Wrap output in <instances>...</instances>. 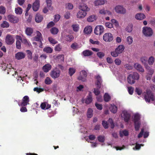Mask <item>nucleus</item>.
Segmentation results:
<instances>
[{
  "label": "nucleus",
  "instance_id": "1",
  "mask_svg": "<svg viewBox=\"0 0 155 155\" xmlns=\"http://www.w3.org/2000/svg\"><path fill=\"white\" fill-rule=\"evenodd\" d=\"M139 75L137 72H134L132 74H129L127 77V80L128 83L130 84H134L136 80L139 79Z\"/></svg>",
  "mask_w": 155,
  "mask_h": 155
},
{
  "label": "nucleus",
  "instance_id": "2",
  "mask_svg": "<svg viewBox=\"0 0 155 155\" xmlns=\"http://www.w3.org/2000/svg\"><path fill=\"white\" fill-rule=\"evenodd\" d=\"M144 99L146 101L148 102H150L151 100L152 101L154 100V94L151 91L149 90H147L146 93L144 95Z\"/></svg>",
  "mask_w": 155,
  "mask_h": 155
},
{
  "label": "nucleus",
  "instance_id": "3",
  "mask_svg": "<svg viewBox=\"0 0 155 155\" xmlns=\"http://www.w3.org/2000/svg\"><path fill=\"white\" fill-rule=\"evenodd\" d=\"M60 71L57 68H55L51 71L50 75L54 79L58 78L60 76Z\"/></svg>",
  "mask_w": 155,
  "mask_h": 155
},
{
  "label": "nucleus",
  "instance_id": "4",
  "mask_svg": "<svg viewBox=\"0 0 155 155\" xmlns=\"http://www.w3.org/2000/svg\"><path fill=\"white\" fill-rule=\"evenodd\" d=\"M36 35L34 37V40L35 41H39L40 42L39 47L41 48H42V41H43V38L41 33L39 31H37L36 32Z\"/></svg>",
  "mask_w": 155,
  "mask_h": 155
},
{
  "label": "nucleus",
  "instance_id": "5",
  "mask_svg": "<svg viewBox=\"0 0 155 155\" xmlns=\"http://www.w3.org/2000/svg\"><path fill=\"white\" fill-rule=\"evenodd\" d=\"M113 36L110 33H106L104 34L103 37V40L105 42H110L113 39Z\"/></svg>",
  "mask_w": 155,
  "mask_h": 155
},
{
  "label": "nucleus",
  "instance_id": "6",
  "mask_svg": "<svg viewBox=\"0 0 155 155\" xmlns=\"http://www.w3.org/2000/svg\"><path fill=\"white\" fill-rule=\"evenodd\" d=\"M143 32L146 36H150L153 34V30L151 28L147 27H144L143 28Z\"/></svg>",
  "mask_w": 155,
  "mask_h": 155
},
{
  "label": "nucleus",
  "instance_id": "7",
  "mask_svg": "<svg viewBox=\"0 0 155 155\" xmlns=\"http://www.w3.org/2000/svg\"><path fill=\"white\" fill-rule=\"evenodd\" d=\"M29 97L28 96H25L23 97L21 103L20 104L18 103V104L21 107H25L29 104Z\"/></svg>",
  "mask_w": 155,
  "mask_h": 155
},
{
  "label": "nucleus",
  "instance_id": "8",
  "mask_svg": "<svg viewBox=\"0 0 155 155\" xmlns=\"http://www.w3.org/2000/svg\"><path fill=\"white\" fill-rule=\"evenodd\" d=\"M7 18L8 21L13 23H17L19 21V18L18 17L12 15H8Z\"/></svg>",
  "mask_w": 155,
  "mask_h": 155
},
{
  "label": "nucleus",
  "instance_id": "9",
  "mask_svg": "<svg viewBox=\"0 0 155 155\" xmlns=\"http://www.w3.org/2000/svg\"><path fill=\"white\" fill-rule=\"evenodd\" d=\"M5 41L8 45H12L15 41V39L13 35H8L6 37Z\"/></svg>",
  "mask_w": 155,
  "mask_h": 155
},
{
  "label": "nucleus",
  "instance_id": "10",
  "mask_svg": "<svg viewBox=\"0 0 155 155\" xmlns=\"http://www.w3.org/2000/svg\"><path fill=\"white\" fill-rule=\"evenodd\" d=\"M104 28L102 26L97 25L94 29V33L96 35H101L104 32Z\"/></svg>",
  "mask_w": 155,
  "mask_h": 155
},
{
  "label": "nucleus",
  "instance_id": "11",
  "mask_svg": "<svg viewBox=\"0 0 155 155\" xmlns=\"http://www.w3.org/2000/svg\"><path fill=\"white\" fill-rule=\"evenodd\" d=\"M87 75V73L85 71L82 70L80 73V75L78 78V79L82 81H85L86 80Z\"/></svg>",
  "mask_w": 155,
  "mask_h": 155
},
{
  "label": "nucleus",
  "instance_id": "12",
  "mask_svg": "<svg viewBox=\"0 0 155 155\" xmlns=\"http://www.w3.org/2000/svg\"><path fill=\"white\" fill-rule=\"evenodd\" d=\"M115 9L116 12L118 13L124 14L126 12L125 9H124L123 6L121 5H119L115 7Z\"/></svg>",
  "mask_w": 155,
  "mask_h": 155
},
{
  "label": "nucleus",
  "instance_id": "13",
  "mask_svg": "<svg viewBox=\"0 0 155 155\" xmlns=\"http://www.w3.org/2000/svg\"><path fill=\"white\" fill-rule=\"evenodd\" d=\"M63 38L68 42H71L74 39V37L71 34H64L62 36Z\"/></svg>",
  "mask_w": 155,
  "mask_h": 155
},
{
  "label": "nucleus",
  "instance_id": "14",
  "mask_svg": "<svg viewBox=\"0 0 155 155\" xmlns=\"http://www.w3.org/2000/svg\"><path fill=\"white\" fill-rule=\"evenodd\" d=\"M78 8L81 11H82L84 12H87L89 11L90 9L87 5L84 3H81L78 6Z\"/></svg>",
  "mask_w": 155,
  "mask_h": 155
},
{
  "label": "nucleus",
  "instance_id": "15",
  "mask_svg": "<svg viewBox=\"0 0 155 155\" xmlns=\"http://www.w3.org/2000/svg\"><path fill=\"white\" fill-rule=\"evenodd\" d=\"M25 56V53L23 52H18L15 55V57L16 59L20 60L24 58Z\"/></svg>",
  "mask_w": 155,
  "mask_h": 155
},
{
  "label": "nucleus",
  "instance_id": "16",
  "mask_svg": "<svg viewBox=\"0 0 155 155\" xmlns=\"http://www.w3.org/2000/svg\"><path fill=\"white\" fill-rule=\"evenodd\" d=\"M123 113L124 121L126 122H128L130 118V115L126 111H124Z\"/></svg>",
  "mask_w": 155,
  "mask_h": 155
},
{
  "label": "nucleus",
  "instance_id": "17",
  "mask_svg": "<svg viewBox=\"0 0 155 155\" xmlns=\"http://www.w3.org/2000/svg\"><path fill=\"white\" fill-rule=\"evenodd\" d=\"M40 2L39 0H36L32 5V9L34 11H37L39 8Z\"/></svg>",
  "mask_w": 155,
  "mask_h": 155
},
{
  "label": "nucleus",
  "instance_id": "18",
  "mask_svg": "<svg viewBox=\"0 0 155 155\" xmlns=\"http://www.w3.org/2000/svg\"><path fill=\"white\" fill-rule=\"evenodd\" d=\"M51 66L49 64H45L42 67V70L45 73L49 71L51 68Z\"/></svg>",
  "mask_w": 155,
  "mask_h": 155
},
{
  "label": "nucleus",
  "instance_id": "19",
  "mask_svg": "<svg viewBox=\"0 0 155 155\" xmlns=\"http://www.w3.org/2000/svg\"><path fill=\"white\" fill-rule=\"evenodd\" d=\"M135 68L138 71L141 72H144V70L142 66L138 63H135L134 65Z\"/></svg>",
  "mask_w": 155,
  "mask_h": 155
},
{
  "label": "nucleus",
  "instance_id": "20",
  "mask_svg": "<svg viewBox=\"0 0 155 155\" xmlns=\"http://www.w3.org/2000/svg\"><path fill=\"white\" fill-rule=\"evenodd\" d=\"M87 13L84 12L82 11H79L77 14V17L78 18H83L86 15Z\"/></svg>",
  "mask_w": 155,
  "mask_h": 155
},
{
  "label": "nucleus",
  "instance_id": "21",
  "mask_svg": "<svg viewBox=\"0 0 155 155\" xmlns=\"http://www.w3.org/2000/svg\"><path fill=\"white\" fill-rule=\"evenodd\" d=\"M33 31V28L30 27H27L25 30V34L28 36H31Z\"/></svg>",
  "mask_w": 155,
  "mask_h": 155
},
{
  "label": "nucleus",
  "instance_id": "22",
  "mask_svg": "<svg viewBox=\"0 0 155 155\" xmlns=\"http://www.w3.org/2000/svg\"><path fill=\"white\" fill-rule=\"evenodd\" d=\"M43 19L42 15L39 13H38L36 15L35 20L36 22L39 23L42 21Z\"/></svg>",
  "mask_w": 155,
  "mask_h": 155
},
{
  "label": "nucleus",
  "instance_id": "23",
  "mask_svg": "<svg viewBox=\"0 0 155 155\" xmlns=\"http://www.w3.org/2000/svg\"><path fill=\"white\" fill-rule=\"evenodd\" d=\"M105 0H97L95 1L94 3L96 6L102 5L104 4Z\"/></svg>",
  "mask_w": 155,
  "mask_h": 155
},
{
  "label": "nucleus",
  "instance_id": "24",
  "mask_svg": "<svg viewBox=\"0 0 155 155\" xmlns=\"http://www.w3.org/2000/svg\"><path fill=\"white\" fill-rule=\"evenodd\" d=\"M124 48V47L123 45H120L115 49V50L117 51L118 53L120 54L123 51Z\"/></svg>",
  "mask_w": 155,
  "mask_h": 155
},
{
  "label": "nucleus",
  "instance_id": "25",
  "mask_svg": "<svg viewBox=\"0 0 155 155\" xmlns=\"http://www.w3.org/2000/svg\"><path fill=\"white\" fill-rule=\"evenodd\" d=\"M135 18L138 20H142L145 18V16L142 13H138L136 15Z\"/></svg>",
  "mask_w": 155,
  "mask_h": 155
},
{
  "label": "nucleus",
  "instance_id": "26",
  "mask_svg": "<svg viewBox=\"0 0 155 155\" xmlns=\"http://www.w3.org/2000/svg\"><path fill=\"white\" fill-rule=\"evenodd\" d=\"M43 51L44 52L47 53L51 54L52 52L53 49L51 47L48 46L44 48L43 49Z\"/></svg>",
  "mask_w": 155,
  "mask_h": 155
},
{
  "label": "nucleus",
  "instance_id": "27",
  "mask_svg": "<svg viewBox=\"0 0 155 155\" xmlns=\"http://www.w3.org/2000/svg\"><path fill=\"white\" fill-rule=\"evenodd\" d=\"M92 31V28L91 26L86 27L84 30V32L86 34H89L91 33Z\"/></svg>",
  "mask_w": 155,
  "mask_h": 155
},
{
  "label": "nucleus",
  "instance_id": "28",
  "mask_svg": "<svg viewBox=\"0 0 155 155\" xmlns=\"http://www.w3.org/2000/svg\"><path fill=\"white\" fill-rule=\"evenodd\" d=\"M83 54L85 56H88L92 55L93 54V52L88 50H85L84 51L82 52Z\"/></svg>",
  "mask_w": 155,
  "mask_h": 155
},
{
  "label": "nucleus",
  "instance_id": "29",
  "mask_svg": "<svg viewBox=\"0 0 155 155\" xmlns=\"http://www.w3.org/2000/svg\"><path fill=\"white\" fill-rule=\"evenodd\" d=\"M147 58L146 57H143L141 58H140L141 61L142 63L144 65L145 67L148 65L147 64Z\"/></svg>",
  "mask_w": 155,
  "mask_h": 155
},
{
  "label": "nucleus",
  "instance_id": "30",
  "mask_svg": "<svg viewBox=\"0 0 155 155\" xmlns=\"http://www.w3.org/2000/svg\"><path fill=\"white\" fill-rule=\"evenodd\" d=\"M92 101V97L91 93H90L87 96V98L85 100V103L86 104H89Z\"/></svg>",
  "mask_w": 155,
  "mask_h": 155
},
{
  "label": "nucleus",
  "instance_id": "31",
  "mask_svg": "<svg viewBox=\"0 0 155 155\" xmlns=\"http://www.w3.org/2000/svg\"><path fill=\"white\" fill-rule=\"evenodd\" d=\"M129 134L128 131L126 130H123L120 133V137H123L124 136H127L129 135Z\"/></svg>",
  "mask_w": 155,
  "mask_h": 155
},
{
  "label": "nucleus",
  "instance_id": "32",
  "mask_svg": "<svg viewBox=\"0 0 155 155\" xmlns=\"http://www.w3.org/2000/svg\"><path fill=\"white\" fill-rule=\"evenodd\" d=\"M109 108L111 112L113 113H115L117 112V107L114 105H112Z\"/></svg>",
  "mask_w": 155,
  "mask_h": 155
},
{
  "label": "nucleus",
  "instance_id": "33",
  "mask_svg": "<svg viewBox=\"0 0 155 155\" xmlns=\"http://www.w3.org/2000/svg\"><path fill=\"white\" fill-rule=\"evenodd\" d=\"M47 6L49 10H52L53 9V7L51 6V0H46Z\"/></svg>",
  "mask_w": 155,
  "mask_h": 155
},
{
  "label": "nucleus",
  "instance_id": "34",
  "mask_svg": "<svg viewBox=\"0 0 155 155\" xmlns=\"http://www.w3.org/2000/svg\"><path fill=\"white\" fill-rule=\"evenodd\" d=\"M51 33L53 35H56L58 32V29L55 27H53L50 30Z\"/></svg>",
  "mask_w": 155,
  "mask_h": 155
},
{
  "label": "nucleus",
  "instance_id": "35",
  "mask_svg": "<svg viewBox=\"0 0 155 155\" xmlns=\"http://www.w3.org/2000/svg\"><path fill=\"white\" fill-rule=\"evenodd\" d=\"M93 115L92 110L89 108L88 109L87 112V116L88 118H91Z\"/></svg>",
  "mask_w": 155,
  "mask_h": 155
},
{
  "label": "nucleus",
  "instance_id": "36",
  "mask_svg": "<svg viewBox=\"0 0 155 155\" xmlns=\"http://www.w3.org/2000/svg\"><path fill=\"white\" fill-rule=\"evenodd\" d=\"M48 40L50 43L52 44L53 45H54L58 43V41H57L51 37H49Z\"/></svg>",
  "mask_w": 155,
  "mask_h": 155
},
{
  "label": "nucleus",
  "instance_id": "37",
  "mask_svg": "<svg viewBox=\"0 0 155 155\" xmlns=\"http://www.w3.org/2000/svg\"><path fill=\"white\" fill-rule=\"evenodd\" d=\"M76 69L73 68H70L68 69V73L70 76H72L75 73Z\"/></svg>",
  "mask_w": 155,
  "mask_h": 155
},
{
  "label": "nucleus",
  "instance_id": "38",
  "mask_svg": "<svg viewBox=\"0 0 155 155\" xmlns=\"http://www.w3.org/2000/svg\"><path fill=\"white\" fill-rule=\"evenodd\" d=\"M26 52L27 53V57L28 59L32 60V53L30 50H27Z\"/></svg>",
  "mask_w": 155,
  "mask_h": 155
},
{
  "label": "nucleus",
  "instance_id": "39",
  "mask_svg": "<svg viewBox=\"0 0 155 155\" xmlns=\"http://www.w3.org/2000/svg\"><path fill=\"white\" fill-rule=\"evenodd\" d=\"M7 64L4 63V62L2 61L0 62V67L2 68V70H5L7 69Z\"/></svg>",
  "mask_w": 155,
  "mask_h": 155
},
{
  "label": "nucleus",
  "instance_id": "40",
  "mask_svg": "<svg viewBox=\"0 0 155 155\" xmlns=\"http://www.w3.org/2000/svg\"><path fill=\"white\" fill-rule=\"evenodd\" d=\"M9 23L6 21H4L1 25V27L2 28H8L9 27Z\"/></svg>",
  "mask_w": 155,
  "mask_h": 155
},
{
  "label": "nucleus",
  "instance_id": "41",
  "mask_svg": "<svg viewBox=\"0 0 155 155\" xmlns=\"http://www.w3.org/2000/svg\"><path fill=\"white\" fill-rule=\"evenodd\" d=\"M72 27L73 31L75 32H77L79 29V25L78 24H73L72 25Z\"/></svg>",
  "mask_w": 155,
  "mask_h": 155
},
{
  "label": "nucleus",
  "instance_id": "42",
  "mask_svg": "<svg viewBox=\"0 0 155 155\" xmlns=\"http://www.w3.org/2000/svg\"><path fill=\"white\" fill-rule=\"evenodd\" d=\"M140 122H134V126L136 131H138L140 127Z\"/></svg>",
  "mask_w": 155,
  "mask_h": 155
},
{
  "label": "nucleus",
  "instance_id": "43",
  "mask_svg": "<svg viewBox=\"0 0 155 155\" xmlns=\"http://www.w3.org/2000/svg\"><path fill=\"white\" fill-rule=\"evenodd\" d=\"M104 99L105 101L107 102L110 99V95L107 93H105L104 95Z\"/></svg>",
  "mask_w": 155,
  "mask_h": 155
},
{
  "label": "nucleus",
  "instance_id": "44",
  "mask_svg": "<svg viewBox=\"0 0 155 155\" xmlns=\"http://www.w3.org/2000/svg\"><path fill=\"white\" fill-rule=\"evenodd\" d=\"M133 25L132 24H129L126 28V31L128 32H131L132 30Z\"/></svg>",
  "mask_w": 155,
  "mask_h": 155
},
{
  "label": "nucleus",
  "instance_id": "45",
  "mask_svg": "<svg viewBox=\"0 0 155 155\" xmlns=\"http://www.w3.org/2000/svg\"><path fill=\"white\" fill-rule=\"evenodd\" d=\"M95 16L94 15L90 16L87 18V21L89 22H92L95 20Z\"/></svg>",
  "mask_w": 155,
  "mask_h": 155
},
{
  "label": "nucleus",
  "instance_id": "46",
  "mask_svg": "<svg viewBox=\"0 0 155 155\" xmlns=\"http://www.w3.org/2000/svg\"><path fill=\"white\" fill-rule=\"evenodd\" d=\"M52 81L51 80V78L49 77H47L46 78L45 80V83L48 85L52 83Z\"/></svg>",
  "mask_w": 155,
  "mask_h": 155
},
{
  "label": "nucleus",
  "instance_id": "47",
  "mask_svg": "<svg viewBox=\"0 0 155 155\" xmlns=\"http://www.w3.org/2000/svg\"><path fill=\"white\" fill-rule=\"evenodd\" d=\"M71 47L72 49L76 50L78 48V45L76 42H74L71 45Z\"/></svg>",
  "mask_w": 155,
  "mask_h": 155
},
{
  "label": "nucleus",
  "instance_id": "48",
  "mask_svg": "<svg viewBox=\"0 0 155 155\" xmlns=\"http://www.w3.org/2000/svg\"><path fill=\"white\" fill-rule=\"evenodd\" d=\"M15 12L17 14L20 15L22 12V9L20 7H18L15 8Z\"/></svg>",
  "mask_w": 155,
  "mask_h": 155
},
{
  "label": "nucleus",
  "instance_id": "49",
  "mask_svg": "<svg viewBox=\"0 0 155 155\" xmlns=\"http://www.w3.org/2000/svg\"><path fill=\"white\" fill-rule=\"evenodd\" d=\"M147 69L148 73L151 74H153L154 72V70L152 69L150 67H149L148 65L145 67Z\"/></svg>",
  "mask_w": 155,
  "mask_h": 155
},
{
  "label": "nucleus",
  "instance_id": "50",
  "mask_svg": "<svg viewBox=\"0 0 155 155\" xmlns=\"http://www.w3.org/2000/svg\"><path fill=\"white\" fill-rule=\"evenodd\" d=\"M6 12V8L5 7L2 6H0V14L4 15Z\"/></svg>",
  "mask_w": 155,
  "mask_h": 155
},
{
  "label": "nucleus",
  "instance_id": "51",
  "mask_svg": "<svg viewBox=\"0 0 155 155\" xmlns=\"http://www.w3.org/2000/svg\"><path fill=\"white\" fill-rule=\"evenodd\" d=\"M154 61V58L153 57H150L148 59V62L149 64L150 65H152Z\"/></svg>",
  "mask_w": 155,
  "mask_h": 155
},
{
  "label": "nucleus",
  "instance_id": "52",
  "mask_svg": "<svg viewBox=\"0 0 155 155\" xmlns=\"http://www.w3.org/2000/svg\"><path fill=\"white\" fill-rule=\"evenodd\" d=\"M98 140L101 142H104L105 141V137L104 136L100 135L97 137Z\"/></svg>",
  "mask_w": 155,
  "mask_h": 155
},
{
  "label": "nucleus",
  "instance_id": "53",
  "mask_svg": "<svg viewBox=\"0 0 155 155\" xmlns=\"http://www.w3.org/2000/svg\"><path fill=\"white\" fill-rule=\"evenodd\" d=\"M62 49V46L60 44L56 45L54 48V50L55 51H60Z\"/></svg>",
  "mask_w": 155,
  "mask_h": 155
},
{
  "label": "nucleus",
  "instance_id": "54",
  "mask_svg": "<svg viewBox=\"0 0 155 155\" xmlns=\"http://www.w3.org/2000/svg\"><path fill=\"white\" fill-rule=\"evenodd\" d=\"M140 119V116L139 115L137 114H135L134 116V122H140L139 120Z\"/></svg>",
  "mask_w": 155,
  "mask_h": 155
},
{
  "label": "nucleus",
  "instance_id": "55",
  "mask_svg": "<svg viewBox=\"0 0 155 155\" xmlns=\"http://www.w3.org/2000/svg\"><path fill=\"white\" fill-rule=\"evenodd\" d=\"M16 47L18 49H20L21 48L20 41L19 40H17L16 43Z\"/></svg>",
  "mask_w": 155,
  "mask_h": 155
},
{
  "label": "nucleus",
  "instance_id": "56",
  "mask_svg": "<svg viewBox=\"0 0 155 155\" xmlns=\"http://www.w3.org/2000/svg\"><path fill=\"white\" fill-rule=\"evenodd\" d=\"M119 54L118 53L117 51L116 50H115L114 51H112L111 52V55L113 57H117Z\"/></svg>",
  "mask_w": 155,
  "mask_h": 155
},
{
  "label": "nucleus",
  "instance_id": "57",
  "mask_svg": "<svg viewBox=\"0 0 155 155\" xmlns=\"http://www.w3.org/2000/svg\"><path fill=\"white\" fill-rule=\"evenodd\" d=\"M34 91H36L38 93H40L41 92L43 91L44 90L42 88L36 87L34 88Z\"/></svg>",
  "mask_w": 155,
  "mask_h": 155
},
{
  "label": "nucleus",
  "instance_id": "58",
  "mask_svg": "<svg viewBox=\"0 0 155 155\" xmlns=\"http://www.w3.org/2000/svg\"><path fill=\"white\" fill-rule=\"evenodd\" d=\"M97 55L100 58H102L105 55L104 54L103 52H98L97 53Z\"/></svg>",
  "mask_w": 155,
  "mask_h": 155
},
{
  "label": "nucleus",
  "instance_id": "59",
  "mask_svg": "<svg viewBox=\"0 0 155 155\" xmlns=\"http://www.w3.org/2000/svg\"><path fill=\"white\" fill-rule=\"evenodd\" d=\"M127 41L129 45H130L133 42L132 38L130 36H128L127 38Z\"/></svg>",
  "mask_w": 155,
  "mask_h": 155
},
{
  "label": "nucleus",
  "instance_id": "60",
  "mask_svg": "<svg viewBox=\"0 0 155 155\" xmlns=\"http://www.w3.org/2000/svg\"><path fill=\"white\" fill-rule=\"evenodd\" d=\"M66 8L69 9H71L73 8V6L72 4L70 3H68L66 5Z\"/></svg>",
  "mask_w": 155,
  "mask_h": 155
},
{
  "label": "nucleus",
  "instance_id": "61",
  "mask_svg": "<svg viewBox=\"0 0 155 155\" xmlns=\"http://www.w3.org/2000/svg\"><path fill=\"white\" fill-rule=\"evenodd\" d=\"M60 16L59 15H55L54 16V21L55 22H57L60 19Z\"/></svg>",
  "mask_w": 155,
  "mask_h": 155
},
{
  "label": "nucleus",
  "instance_id": "62",
  "mask_svg": "<svg viewBox=\"0 0 155 155\" xmlns=\"http://www.w3.org/2000/svg\"><path fill=\"white\" fill-rule=\"evenodd\" d=\"M90 42L92 44L99 45L100 42L98 41H94L93 40L90 39L89 40Z\"/></svg>",
  "mask_w": 155,
  "mask_h": 155
},
{
  "label": "nucleus",
  "instance_id": "63",
  "mask_svg": "<svg viewBox=\"0 0 155 155\" xmlns=\"http://www.w3.org/2000/svg\"><path fill=\"white\" fill-rule=\"evenodd\" d=\"M128 91L129 94L130 95H132L133 93L134 88L132 87H128Z\"/></svg>",
  "mask_w": 155,
  "mask_h": 155
},
{
  "label": "nucleus",
  "instance_id": "64",
  "mask_svg": "<svg viewBox=\"0 0 155 155\" xmlns=\"http://www.w3.org/2000/svg\"><path fill=\"white\" fill-rule=\"evenodd\" d=\"M102 124L104 128L105 129H107L108 127L107 123L106 121L104 120L102 122Z\"/></svg>",
  "mask_w": 155,
  "mask_h": 155
}]
</instances>
